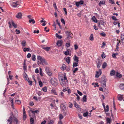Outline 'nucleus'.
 I'll return each instance as SVG.
<instances>
[{
    "label": "nucleus",
    "mask_w": 124,
    "mask_h": 124,
    "mask_svg": "<svg viewBox=\"0 0 124 124\" xmlns=\"http://www.w3.org/2000/svg\"><path fill=\"white\" fill-rule=\"evenodd\" d=\"M51 93L52 94H54V95H57L56 91L54 90H52L51 91Z\"/></svg>",
    "instance_id": "31"
},
{
    "label": "nucleus",
    "mask_w": 124,
    "mask_h": 124,
    "mask_svg": "<svg viewBox=\"0 0 124 124\" xmlns=\"http://www.w3.org/2000/svg\"><path fill=\"white\" fill-rule=\"evenodd\" d=\"M41 47L43 49L47 51H49L50 49V47H44L42 46H41Z\"/></svg>",
    "instance_id": "14"
},
{
    "label": "nucleus",
    "mask_w": 124,
    "mask_h": 124,
    "mask_svg": "<svg viewBox=\"0 0 124 124\" xmlns=\"http://www.w3.org/2000/svg\"><path fill=\"white\" fill-rule=\"evenodd\" d=\"M109 2L112 4H115V3L112 0H109Z\"/></svg>",
    "instance_id": "63"
},
{
    "label": "nucleus",
    "mask_w": 124,
    "mask_h": 124,
    "mask_svg": "<svg viewBox=\"0 0 124 124\" xmlns=\"http://www.w3.org/2000/svg\"><path fill=\"white\" fill-rule=\"evenodd\" d=\"M106 81V77L104 76H102V79L101 81V85L103 88H104L105 87Z\"/></svg>",
    "instance_id": "2"
},
{
    "label": "nucleus",
    "mask_w": 124,
    "mask_h": 124,
    "mask_svg": "<svg viewBox=\"0 0 124 124\" xmlns=\"http://www.w3.org/2000/svg\"><path fill=\"white\" fill-rule=\"evenodd\" d=\"M88 114V112H86L85 113H84L83 114V116L84 117H86L87 116Z\"/></svg>",
    "instance_id": "52"
},
{
    "label": "nucleus",
    "mask_w": 124,
    "mask_h": 124,
    "mask_svg": "<svg viewBox=\"0 0 124 124\" xmlns=\"http://www.w3.org/2000/svg\"><path fill=\"white\" fill-rule=\"evenodd\" d=\"M106 121L107 122L106 123L107 124H110L112 121V120L111 118H106Z\"/></svg>",
    "instance_id": "13"
},
{
    "label": "nucleus",
    "mask_w": 124,
    "mask_h": 124,
    "mask_svg": "<svg viewBox=\"0 0 124 124\" xmlns=\"http://www.w3.org/2000/svg\"><path fill=\"white\" fill-rule=\"evenodd\" d=\"M27 81H28L29 85H32V81L30 80L29 79H28V80H27Z\"/></svg>",
    "instance_id": "47"
},
{
    "label": "nucleus",
    "mask_w": 124,
    "mask_h": 124,
    "mask_svg": "<svg viewBox=\"0 0 124 124\" xmlns=\"http://www.w3.org/2000/svg\"><path fill=\"white\" fill-rule=\"evenodd\" d=\"M15 102L16 103L18 104H20L21 103V102L19 100H16Z\"/></svg>",
    "instance_id": "50"
},
{
    "label": "nucleus",
    "mask_w": 124,
    "mask_h": 124,
    "mask_svg": "<svg viewBox=\"0 0 124 124\" xmlns=\"http://www.w3.org/2000/svg\"><path fill=\"white\" fill-rule=\"evenodd\" d=\"M66 66L65 64H63L62 67L61 69L64 70L66 69Z\"/></svg>",
    "instance_id": "36"
},
{
    "label": "nucleus",
    "mask_w": 124,
    "mask_h": 124,
    "mask_svg": "<svg viewBox=\"0 0 124 124\" xmlns=\"http://www.w3.org/2000/svg\"><path fill=\"white\" fill-rule=\"evenodd\" d=\"M23 78H24V79L25 80H28L29 78L27 74L25 72H24L23 74Z\"/></svg>",
    "instance_id": "12"
},
{
    "label": "nucleus",
    "mask_w": 124,
    "mask_h": 124,
    "mask_svg": "<svg viewBox=\"0 0 124 124\" xmlns=\"http://www.w3.org/2000/svg\"><path fill=\"white\" fill-rule=\"evenodd\" d=\"M117 98L118 100L120 101H122L123 99V97L122 96L120 95H118Z\"/></svg>",
    "instance_id": "22"
},
{
    "label": "nucleus",
    "mask_w": 124,
    "mask_h": 124,
    "mask_svg": "<svg viewBox=\"0 0 124 124\" xmlns=\"http://www.w3.org/2000/svg\"><path fill=\"white\" fill-rule=\"evenodd\" d=\"M14 112L15 114L14 116H17L18 115V113L17 110L16 109H15L14 110Z\"/></svg>",
    "instance_id": "51"
},
{
    "label": "nucleus",
    "mask_w": 124,
    "mask_h": 124,
    "mask_svg": "<svg viewBox=\"0 0 124 124\" xmlns=\"http://www.w3.org/2000/svg\"><path fill=\"white\" fill-rule=\"evenodd\" d=\"M70 58L69 57H68L66 58V61L68 64L70 62Z\"/></svg>",
    "instance_id": "35"
},
{
    "label": "nucleus",
    "mask_w": 124,
    "mask_h": 124,
    "mask_svg": "<svg viewBox=\"0 0 124 124\" xmlns=\"http://www.w3.org/2000/svg\"><path fill=\"white\" fill-rule=\"evenodd\" d=\"M84 3V1L83 0H80L79 1L76 2L75 4L77 7H78L79 6H80L81 5L83 4Z\"/></svg>",
    "instance_id": "8"
},
{
    "label": "nucleus",
    "mask_w": 124,
    "mask_h": 124,
    "mask_svg": "<svg viewBox=\"0 0 124 124\" xmlns=\"http://www.w3.org/2000/svg\"><path fill=\"white\" fill-rule=\"evenodd\" d=\"M61 108L63 110L66 109V104H62L61 106Z\"/></svg>",
    "instance_id": "20"
},
{
    "label": "nucleus",
    "mask_w": 124,
    "mask_h": 124,
    "mask_svg": "<svg viewBox=\"0 0 124 124\" xmlns=\"http://www.w3.org/2000/svg\"><path fill=\"white\" fill-rule=\"evenodd\" d=\"M67 83L66 81H64L62 82H60L61 85L63 87L66 86Z\"/></svg>",
    "instance_id": "16"
},
{
    "label": "nucleus",
    "mask_w": 124,
    "mask_h": 124,
    "mask_svg": "<svg viewBox=\"0 0 124 124\" xmlns=\"http://www.w3.org/2000/svg\"><path fill=\"white\" fill-rule=\"evenodd\" d=\"M54 121L53 120H50L48 124H53Z\"/></svg>",
    "instance_id": "57"
},
{
    "label": "nucleus",
    "mask_w": 124,
    "mask_h": 124,
    "mask_svg": "<svg viewBox=\"0 0 124 124\" xmlns=\"http://www.w3.org/2000/svg\"><path fill=\"white\" fill-rule=\"evenodd\" d=\"M37 93L39 96L41 95L42 94V92L40 91H38Z\"/></svg>",
    "instance_id": "54"
},
{
    "label": "nucleus",
    "mask_w": 124,
    "mask_h": 124,
    "mask_svg": "<svg viewBox=\"0 0 124 124\" xmlns=\"http://www.w3.org/2000/svg\"><path fill=\"white\" fill-rule=\"evenodd\" d=\"M22 14L21 12H19L18 13V14L16 16V17L18 18L21 19L22 18Z\"/></svg>",
    "instance_id": "17"
},
{
    "label": "nucleus",
    "mask_w": 124,
    "mask_h": 124,
    "mask_svg": "<svg viewBox=\"0 0 124 124\" xmlns=\"http://www.w3.org/2000/svg\"><path fill=\"white\" fill-rule=\"evenodd\" d=\"M55 35L56 37L59 39H61L62 38V36L59 35L57 33Z\"/></svg>",
    "instance_id": "38"
},
{
    "label": "nucleus",
    "mask_w": 124,
    "mask_h": 124,
    "mask_svg": "<svg viewBox=\"0 0 124 124\" xmlns=\"http://www.w3.org/2000/svg\"><path fill=\"white\" fill-rule=\"evenodd\" d=\"M86 95H84L83 98V101L86 102Z\"/></svg>",
    "instance_id": "43"
},
{
    "label": "nucleus",
    "mask_w": 124,
    "mask_h": 124,
    "mask_svg": "<svg viewBox=\"0 0 124 124\" xmlns=\"http://www.w3.org/2000/svg\"><path fill=\"white\" fill-rule=\"evenodd\" d=\"M78 70V68H75L74 69L73 71V75H75L74 73H75V72L77 71Z\"/></svg>",
    "instance_id": "39"
},
{
    "label": "nucleus",
    "mask_w": 124,
    "mask_h": 124,
    "mask_svg": "<svg viewBox=\"0 0 124 124\" xmlns=\"http://www.w3.org/2000/svg\"><path fill=\"white\" fill-rule=\"evenodd\" d=\"M39 85L40 87H41L43 86V83L41 81L39 82Z\"/></svg>",
    "instance_id": "59"
},
{
    "label": "nucleus",
    "mask_w": 124,
    "mask_h": 124,
    "mask_svg": "<svg viewBox=\"0 0 124 124\" xmlns=\"http://www.w3.org/2000/svg\"><path fill=\"white\" fill-rule=\"evenodd\" d=\"M78 57L76 55H75L73 57L74 60L76 62H78Z\"/></svg>",
    "instance_id": "15"
},
{
    "label": "nucleus",
    "mask_w": 124,
    "mask_h": 124,
    "mask_svg": "<svg viewBox=\"0 0 124 124\" xmlns=\"http://www.w3.org/2000/svg\"><path fill=\"white\" fill-rule=\"evenodd\" d=\"M69 107L70 108H72L73 106V104L71 102H69Z\"/></svg>",
    "instance_id": "64"
},
{
    "label": "nucleus",
    "mask_w": 124,
    "mask_h": 124,
    "mask_svg": "<svg viewBox=\"0 0 124 124\" xmlns=\"http://www.w3.org/2000/svg\"><path fill=\"white\" fill-rule=\"evenodd\" d=\"M16 32L17 34H18L20 33V31L19 30L16 29Z\"/></svg>",
    "instance_id": "62"
},
{
    "label": "nucleus",
    "mask_w": 124,
    "mask_h": 124,
    "mask_svg": "<svg viewBox=\"0 0 124 124\" xmlns=\"http://www.w3.org/2000/svg\"><path fill=\"white\" fill-rule=\"evenodd\" d=\"M107 66V63L106 62H104L103 63L102 65V68L103 69L105 68Z\"/></svg>",
    "instance_id": "32"
},
{
    "label": "nucleus",
    "mask_w": 124,
    "mask_h": 124,
    "mask_svg": "<svg viewBox=\"0 0 124 124\" xmlns=\"http://www.w3.org/2000/svg\"><path fill=\"white\" fill-rule=\"evenodd\" d=\"M78 62H74L73 63V67H76L78 65Z\"/></svg>",
    "instance_id": "28"
},
{
    "label": "nucleus",
    "mask_w": 124,
    "mask_h": 124,
    "mask_svg": "<svg viewBox=\"0 0 124 124\" xmlns=\"http://www.w3.org/2000/svg\"><path fill=\"white\" fill-rule=\"evenodd\" d=\"M121 38L122 40V43H124V34H121Z\"/></svg>",
    "instance_id": "23"
},
{
    "label": "nucleus",
    "mask_w": 124,
    "mask_h": 124,
    "mask_svg": "<svg viewBox=\"0 0 124 124\" xmlns=\"http://www.w3.org/2000/svg\"><path fill=\"white\" fill-rule=\"evenodd\" d=\"M60 78L61 79V81L60 82H62L64 81H66L67 83L68 82V81L67 79L66 76L65 74L64 75L63 77H61Z\"/></svg>",
    "instance_id": "6"
},
{
    "label": "nucleus",
    "mask_w": 124,
    "mask_h": 124,
    "mask_svg": "<svg viewBox=\"0 0 124 124\" xmlns=\"http://www.w3.org/2000/svg\"><path fill=\"white\" fill-rule=\"evenodd\" d=\"M105 3V2L104 1H101L99 4V5L101 6V5H104Z\"/></svg>",
    "instance_id": "30"
},
{
    "label": "nucleus",
    "mask_w": 124,
    "mask_h": 124,
    "mask_svg": "<svg viewBox=\"0 0 124 124\" xmlns=\"http://www.w3.org/2000/svg\"><path fill=\"white\" fill-rule=\"evenodd\" d=\"M116 76L119 78H120L122 77L121 75L118 72H117L116 74Z\"/></svg>",
    "instance_id": "33"
},
{
    "label": "nucleus",
    "mask_w": 124,
    "mask_h": 124,
    "mask_svg": "<svg viewBox=\"0 0 124 124\" xmlns=\"http://www.w3.org/2000/svg\"><path fill=\"white\" fill-rule=\"evenodd\" d=\"M29 22L30 23H31V22H32V23L34 24L35 23V21L33 19H30L29 20Z\"/></svg>",
    "instance_id": "46"
},
{
    "label": "nucleus",
    "mask_w": 124,
    "mask_h": 124,
    "mask_svg": "<svg viewBox=\"0 0 124 124\" xmlns=\"http://www.w3.org/2000/svg\"><path fill=\"white\" fill-rule=\"evenodd\" d=\"M115 71L114 70H112L111 71L110 75L111 76H112L115 75Z\"/></svg>",
    "instance_id": "24"
},
{
    "label": "nucleus",
    "mask_w": 124,
    "mask_h": 124,
    "mask_svg": "<svg viewBox=\"0 0 124 124\" xmlns=\"http://www.w3.org/2000/svg\"><path fill=\"white\" fill-rule=\"evenodd\" d=\"M51 83L54 86H56L57 85V80L55 79L52 78L51 80Z\"/></svg>",
    "instance_id": "5"
},
{
    "label": "nucleus",
    "mask_w": 124,
    "mask_h": 124,
    "mask_svg": "<svg viewBox=\"0 0 124 124\" xmlns=\"http://www.w3.org/2000/svg\"><path fill=\"white\" fill-rule=\"evenodd\" d=\"M102 60L100 59H98L97 61V65L98 68H99L100 67L102 64Z\"/></svg>",
    "instance_id": "7"
},
{
    "label": "nucleus",
    "mask_w": 124,
    "mask_h": 124,
    "mask_svg": "<svg viewBox=\"0 0 124 124\" xmlns=\"http://www.w3.org/2000/svg\"><path fill=\"white\" fill-rule=\"evenodd\" d=\"M42 90H43L44 92H46L47 90V88L45 86L42 89Z\"/></svg>",
    "instance_id": "44"
},
{
    "label": "nucleus",
    "mask_w": 124,
    "mask_h": 124,
    "mask_svg": "<svg viewBox=\"0 0 124 124\" xmlns=\"http://www.w3.org/2000/svg\"><path fill=\"white\" fill-rule=\"evenodd\" d=\"M69 51L67 50L65 52L64 54L66 55H68L69 54Z\"/></svg>",
    "instance_id": "58"
},
{
    "label": "nucleus",
    "mask_w": 124,
    "mask_h": 124,
    "mask_svg": "<svg viewBox=\"0 0 124 124\" xmlns=\"http://www.w3.org/2000/svg\"><path fill=\"white\" fill-rule=\"evenodd\" d=\"M104 110L105 112H108L109 111V108L108 106V105L106 106V108H104Z\"/></svg>",
    "instance_id": "29"
},
{
    "label": "nucleus",
    "mask_w": 124,
    "mask_h": 124,
    "mask_svg": "<svg viewBox=\"0 0 124 124\" xmlns=\"http://www.w3.org/2000/svg\"><path fill=\"white\" fill-rule=\"evenodd\" d=\"M37 59L40 62V63H41L43 60V59H44V58H43L42 57L40 56H38L37 57Z\"/></svg>",
    "instance_id": "18"
},
{
    "label": "nucleus",
    "mask_w": 124,
    "mask_h": 124,
    "mask_svg": "<svg viewBox=\"0 0 124 124\" xmlns=\"http://www.w3.org/2000/svg\"><path fill=\"white\" fill-rule=\"evenodd\" d=\"M12 115L8 119V123L7 124H12V119L13 117L14 121L13 123L14 124H17L18 123V120L17 118L15 117L14 116H13V114H12Z\"/></svg>",
    "instance_id": "1"
},
{
    "label": "nucleus",
    "mask_w": 124,
    "mask_h": 124,
    "mask_svg": "<svg viewBox=\"0 0 124 124\" xmlns=\"http://www.w3.org/2000/svg\"><path fill=\"white\" fill-rule=\"evenodd\" d=\"M65 33L67 36V39H70L72 38V37L70 36L71 34L70 32L68 31H65Z\"/></svg>",
    "instance_id": "10"
},
{
    "label": "nucleus",
    "mask_w": 124,
    "mask_h": 124,
    "mask_svg": "<svg viewBox=\"0 0 124 124\" xmlns=\"http://www.w3.org/2000/svg\"><path fill=\"white\" fill-rule=\"evenodd\" d=\"M32 113L34 114L35 113H38L39 112V111L38 110H36L35 111L31 110Z\"/></svg>",
    "instance_id": "48"
},
{
    "label": "nucleus",
    "mask_w": 124,
    "mask_h": 124,
    "mask_svg": "<svg viewBox=\"0 0 124 124\" xmlns=\"http://www.w3.org/2000/svg\"><path fill=\"white\" fill-rule=\"evenodd\" d=\"M20 3V1H16L13 2L12 4V6L13 7H16L18 6Z\"/></svg>",
    "instance_id": "4"
},
{
    "label": "nucleus",
    "mask_w": 124,
    "mask_h": 124,
    "mask_svg": "<svg viewBox=\"0 0 124 124\" xmlns=\"http://www.w3.org/2000/svg\"><path fill=\"white\" fill-rule=\"evenodd\" d=\"M61 21L64 24H65V21L63 18H61Z\"/></svg>",
    "instance_id": "56"
},
{
    "label": "nucleus",
    "mask_w": 124,
    "mask_h": 124,
    "mask_svg": "<svg viewBox=\"0 0 124 124\" xmlns=\"http://www.w3.org/2000/svg\"><path fill=\"white\" fill-rule=\"evenodd\" d=\"M73 104L75 106L76 108H79V105H78L76 101H74Z\"/></svg>",
    "instance_id": "25"
},
{
    "label": "nucleus",
    "mask_w": 124,
    "mask_h": 124,
    "mask_svg": "<svg viewBox=\"0 0 124 124\" xmlns=\"http://www.w3.org/2000/svg\"><path fill=\"white\" fill-rule=\"evenodd\" d=\"M35 57V55H32L31 56L32 59L34 61H35L36 60Z\"/></svg>",
    "instance_id": "49"
},
{
    "label": "nucleus",
    "mask_w": 124,
    "mask_h": 124,
    "mask_svg": "<svg viewBox=\"0 0 124 124\" xmlns=\"http://www.w3.org/2000/svg\"><path fill=\"white\" fill-rule=\"evenodd\" d=\"M78 93L81 96L82 95V93L79 91L77 90V91Z\"/></svg>",
    "instance_id": "60"
},
{
    "label": "nucleus",
    "mask_w": 124,
    "mask_h": 124,
    "mask_svg": "<svg viewBox=\"0 0 124 124\" xmlns=\"http://www.w3.org/2000/svg\"><path fill=\"white\" fill-rule=\"evenodd\" d=\"M101 74V70L99 69L98 71H96V74L95 75V77L96 78H98Z\"/></svg>",
    "instance_id": "9"
},
{
    "label": "nucleus",
    "mask_w": 124,
    "mask_h": 124,
    "mask_svg": "<svg viewBox=\"0 0 124 124\" xmlns=\"http://www.w3.org/2000/svg\"><path fill=\"white\" fill-rule=\"evenodd\" d=\"M30 50V48H24L23 49V51L24 52L29 51Z\"/></svg>",
    "instance_id": "37"
},
{
    "label": "nucleus",
    "mask_w": 124,
    "mask_h": 124,
    "mask_svg": "<svg viewBox=\"0 0 124 124\" xmlns=\"http://www.w3.org/2000/svg\"><path fill=\"white\" fill-rule=\"evenodd\" d=\"M63 43V41L62 40H60L58 41L56 43L57 45L58 46H61Z\"/></svg>",
    "instance_id": "11"
},
{
    "label": "nucleus",
    "mask_w": 124,
    "mask_h": 124,
    "mask_svg": "<svg viewBox=\"0 0 124 124\" xmlns=\"http://www.w3.org/2000/svg\"><path fill=\"white\" fill-rule=\"evenodd\" d=\"M11 23L13 27H14L15 28H16L17 27V25L15 24L13 21H12Z\"/></svg>",
    "instance_id": "42"
},
{
    "label": "nucleus",
    "mask_w": 124,
    "mask_h": 124,
    "mask_svg": "<svg viewBox=\"0 0 124 124\" xmlns=\"http://www.w3.org/2000/svg\"><path fill=\"white\" fill-rule=\"evenodd\" d=\"M70 44L69 43H66L65 44L66 47H68L70 46Z\"/></svg>",
    "instance_id": "53"
},
{
    "label": "nucleus",
    "mask_w": 124,
    "mask_h": 124,
    "mask_svg": "<svg viewBox=\"0 0 124 124\" xmlns=\"http://www.w3.org/2000/svg\"><path fill=\"white\" fill-rule=\"evenodd\" d=\"M21 44L23 46L22 48H23V47L25 46L26 45V42L25 40H23L21 42Z\"/></svg>",
    "instance_id": "19"
},
{
    "label": "nucleus",
    "mask_w": 124,
    "mask_h": 124,
    "mask_svg": "<svg viewBox=\"0 0 124 124\" xmlns=\"http://www.w3.org/2000/svg\"><path fill=\"white\" fill-rule=\"evenodd\" d=\"M92 19L94 22L96 23L97 22V19L96 18L95 16H93Z\"/></svg>",
    "instance_id": "27"
},
{
    "label": "nucleus",
    "mask_w": 124,
    "mask_h": 124,
    "mask_svg": "<svg viewBox=\"0 0 124 124\" xmlns=\"http://www.w3.org/2000/svg\"><path fill=\"white\" fill-rule=\"evenodd\" d=\"M112 18L114 20H115L116 21L117 20V19H116V17L114 16H112Z\"/></svg>",
    "instance_id": "61"
},
{
    "label": "nucleus",
    "mask_w": 124,
    "mask_h": 124,
    "mask_svg": "<svg viewBox=\"0 0 124 124\" xmlns=\"http://www.w3.org/2000/svg\"><path fill=\"white\" fill-rule=\"evenodd\" d=\"M59 118L60 120H61L63 118V116L62 115V114H60L59 115Z\"/></svg>",
    "instance_id": "55"
},
{
    "label": "nucleus",
    "mask_w": 124,
    "mask_h": 124,
    "mask_svg": "<svg viewBox=\"0 0 124 124\" xmlns=\"http://www.w3.org/2000/svg\"><path fill=\"white\" fill-rule=\"evenodd\" d=\"M45 70L46 73L50 76H51L52 75V73L49 69L48 67H47L45 68Z\"/></svg>",
    "instance_id": "3"
},
{
    "label": "nucleus",
    "mask_w": 124,
    "mask_h": 124,
    "mask_svg": "<svg viewBox=\"0 0 124 124\" xmlns=\"http://www.w3.org/2000/svg\"><path fill=\"white\" fill-rule=\"evenodd\" d=\"M89 39L91 41H93V35L92 34L91 35L89 38Z\"/></svg>",
    "instance_id": "41"
},
{
    "label": "nucleus",
    "mask_w": 124,
    "mask_h": 124,
    "mask_svg": "<svg viewBox=\"0 0 124 124\" xmlns=\"http://www.w3.org/2000/svg\"><path fill=\"white\" fill-rule=\"evenodd\" d=\"M41 63L44 64L46 65H47L48 64L46 60L44 58V59H43V60L42 62Z\"/></svg>",
    "instance_id": "26"
},
{
    "label": "nucleus",
    "mask_w": 124,
    "mask_h": 124,
    "mask_svg": "<svg viewBox=\"0 0 124 124\" xmlns=\"http://www.w3.org/2000/svg\"><path fill=\"white\" fill-rule=\"evenodd\" d=\"M100 34L101 36L105 37L106 36V34L104 32L102 33H100Z\"/></svg>",
    "instance_id": "45"
},
{
    "label": "nucleus",
    "mask_w": 124,
    "mask_h": 124,
    "mask_svg": "<svg viewBox=\"0 0 124 124\" xmlns=\"http://www.w3.org/2000/svg\"><path fill=\"white\" fill-rule=\"evenodd\" d=\"M30 123L31 124H33L34 123V119L32 117L30 119Z\"/></svg>",
    "instance_id": "40"
},
{
    "label": "nucleus",
    "mask_w": 124,
    "mask_h": 124,
    "mask_svg": "<svg viewBox=\"0 0 124 124\" xmlns=\"http://www.w3.org/2000/svg\"><path fill=\"white\" fill-rule=\"evenodd\" d=\"M59 95L61 98L63 97L64 96V93L62 92H61L60 93Z\"/></svg>",
    "instance_id": "34"
},
{
    "label": "nucleus",
    "mask_w": 124,
    "mask_h": 124,
    "mask_svg": "<svg viewBox=\"0 0 124 124\" xmlns=\"http://www.w3.org/2000/svg\"><path fill=\"white\" fill-rule=\"evenodd\" d=\"M120 89L123 90H124V84H121L119 85Z\"/></svg>",
    "instance_id": "21"
}]
</instances>
